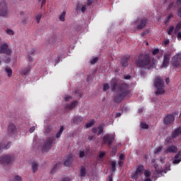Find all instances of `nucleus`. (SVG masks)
Wrapping results in <instances>:
<instances>
[{"label": "nucleus", "instance_id": "nucleus-28", "mask_svg": "<svg viewBox=\"0 0 181 181\" xmlns=\"http://www.w3.org/2000/svg\"><path fill=\"white\" fill-rule=\"evenodd\" d=\"M39 169V165L35 162L32 163V170L33 173H36Z\"/></svg>", "mask_w": 181, "mask_h": 181}, {"label": "nucleus", "instance_id": "nucleus-7", "mask_svg": "<svg viewBox=\"0 0 181 181\" xmlns=\"http://www.w3.org/2000/svg\"><path fill=\"white\" fill-rule=\"evenodd\" d=\"M103 141L105 145H107L108 148H111L114 141H115V137L112 134H107L103 136Z\"/></svg>", "mask_w": 181, "mask_h": 181}, {"label": "nucleus", "instance_id": "nucleus-59", "mask_svg": "<svg viewBox=\"0 0 181 181\" xmlns=\"http://www.w3.org/2000/svg\"><path fill=\"white\" fill-rule=\"evenodd\" d=\"M72 97L71 96H66L65 97V101H70L71 100Z\"/></svg>", "mask_w": 181, "mask_h": 181}, {"label": "nucleus", "instance_id": "nucleus-51", "mask_svg": "<svg viewBox=\"0 0 181 181\" xmlns=\"http://www.w3.org/2000/svg\"><path fill=\"white\" fill-rule=\"evenodd\" d=\"M59 165H60V163H57L55 166L52 168V173H53V172H56V169H57V166H59Z\"/></svg>", "mask_w": 181, "mask_h": 181}, {"label": "nucleus", "instance_id": "nucleus-14", "mask_svg": "<svg viewBox=\"0 0 181 181\" xmlns=\"http://www.w3.org/2000/svg\"><path fill=\"white\" fill-rule=\"evenodd\" d=\"M177 152V146L175 145L169 146L165 150V153H176Z\"/></svg>", "mask_w": 181, "mask_h": 181}, {"label": "nucleus", "instance_id": "nucleus-2", "mask_svg": "<svg viewBox=\"0 0 181 181\" xmlns=\"http://www.w3.org/2000/svg\"><path fill=\"white\" fill-rule=\"evenodd\" d=\"M157 63L158 61H156L155 59H152L149 54H140L136 62V64L138 67L148 69V70H151V69L156 67Z\"/></svg>", "mask_w": 181, "mask_h": 181}, {"label": "nucleus", "instance_id": "nucleus-40", "mask_svg": "<svg viewBox=\"0 0 181 181\" xmlns=\"http://www.w3.org/2000/svg\"><path fill=\"white\" fill-rule=\"evenodd\" d=\"M172 18H173V13L169 14L166 18L165 23H168V22H170V19H172Z\"/></svg>", "mask_w": 181, "mask_h": 181}, {"label": "nucleus", "instance_id": "nucleus-6", "mask_svg": "<svg viewBox=\"0 0 181 181\" xmlns=\"http://www.w3.org/2000/svg\"><path fill=\"white\" fill-rule=\"evenodd\" d=\"M144 170H145V167L143 165H138L136 170L133 171L131 175L132 179H133V180H136L139 177H140V176L144 175Z\"/></svg>", "mask_w": 181, "mask_h": 181}, {"label": "nucleus", "instance_id": "nucleus-13", "mask_svg": "<svg viewBox=\"0 0 181 181\" xmlns=\"http://www.w3.org/2000/svg\"><path fill=\"white\" fill-rule=\"evenodd\" d=\"M12 146V142L8 141L7 143H0V153H2L4 151H8Z\"/></svg>", "mask_w": 181, "mask_h": 181}, {"label": "nucleus", "instance_id": "nucleus-64", "mask_svg": "<svg viewBox=\"0 0 181 181\" xmlns=\"http://www.w3.org/2000/svg\"><path fill=\"white\" fill-rule=\"evenodd\" d=\"M177 39H181V33L179 32L177 35Z\"/></svg>", "mask_w": 181, "mask_h": 181}, {"label": "nucleus", "instance_id": "nucleus-43", "mask_svg": "<svg viewBox=\"0 0 181 181\" xmlns=\"http://www.w3.org/2000/svg\"><path fill=\"white\" fill-rule=\"evenodd\" d=\"M98 62V57H95L90 60V64H95Z\"/></svg>", "mask_w": 181, "mask_h": 181}, {"label": "nucleus", "instance_id": "nucleus-63", "mask_svg": "<svg viewBox=\"0 0 181 181\" xmlns=\"http://www.w3.org/2000/svg\"><path fill=\"white\" fill-rule=\"evenodd\" d=\"M62 181H70V178L69 177H64Z\"/></svg>", "mask_w": 181, "mask_h": 181}, {"label": "nucleus", "instance_id": "nucleus-35", "mask_svg": "<svg viewBox=\"0 0 181 181\" xmlns=\"http://www.w3.org/2000/svg\"><path fill=\"white\" fill-rule=\"evenodd\" d=\"M3 62H4V63H6V64L11 63V57L5 56L3 58Z\"/></svg>", "mask_w": 181, "mask_h": 181}, {"label": "nucleus", "instance_id": "nucleus-46", "mask_svg": "<svg viewBox=\"0 0 181 181\" xmlns=\"http://www.w3.org/2000/svg\"><path fill=\"white\" fill-rule=\"evenodd\" d=\"M158 53H159V48L153 49V51H152L153 56H156V54H158Z\"/></svg>", "mask_w": 181, "mask_h": 181}, {"label": "nucleus", "instance_id": "nucleus-45", "mask_svg": "<svg viewBox=\"0 0 181 181\" xmlns=\"http://www.w3.org/2000/svg\"><path fill=\"white\" fill-rule=\"evenodd\" d=\"M141 127L143 129H148V128H149V125L146 123H141Z\"/></svg>", "mask_w": 181, "mask_h": 181}, {"label": "nucleus", "instance_id": "nucleus-41", "mask_svg": "<svg viewBox=\"0 0 181 181\" xmlns=\"http://www.w3.org/2000/svg\"><path fill=\"white\" fill-rule=\"evenodd\" d=\"M162 149H163V147L162 146H159L158 147L155 151H154V153H159V152H162Z\"/></svg>", "mask_w": 181, "mask_h": 181}, {"label": "nucleus", "instance_id": "nucleus-60", "mask_svg": "<svg viewBox=\"0 0 181 181\" xmlns=\"http://www.w3.org/2000/svg\"><path fill=\"white\" fill-rule=\"evenodd\" d=\"M124 159H125V156H124L123 154H121L119 156V160H124Z\"/></svg>", "mask_w": 181, "mask_h": 181}, {"label": "nucleus", "instance_id": "nucleus-9", "mask_svg": "<svg viewBox=\"0 0 181 181\" xmlns=\"http://www.w3.org/2000/svg\"><path fill=\"white\" fill-rule=\"evenodd\" d=\"M0 54H6V56L12 54V49L9 48L8 43L5 42L0 45Z\"/></svg>", "mask_w": 181, "mask_h": 181}, {"label": "nucleus", "instance_id": "nucleus-57", "mask_svg": "<svg viewBox=\"0 0 181 181\" xmlns=\"http://www.w3.org/2000/svg\"><path fill=\"white\" fill-rule=\"evenodd\" d=\"M35 127H30V133L32 134V133L35 132Z\"/></svg>", "mask_w": 181, "mask_h": 181}, {"label": "nucleus", "instance_id": "nucleus-53", "mask_svg": "<svg viewBox=\"0 0 181 181\" xmlns=\"http://www.w3.org/2000/svg\"><path fill=\"white\" fill-rule=\"evenodd\" d=\"M92 132H93V134H97V132H98V128H97V127H93V128L92 129Z\"/></svg>", "mask_w": 181, "mask_h": 181}, {"label": "nucleus", "instance_id": "nucleus-16", "mask_svg": "<svg viewBox=\"0 0 181 181\" xmlns=\"http://www.w3.org/2000/svg\"><path fill=\"white\" fill-rule=\"evenodd\" d=\"M78 105V100H74L71 103H68L65 105V110H74V108H76Z\"/></svg>", "mask_w": 181, "mask_h": 181}, {"label": "nucleus", "instance_id": "nucleus-11", "mask_svg": "<svg viewBox=\"0 0 181 181\" xmlns=\"http://www.w3.org/2000/svg\"><path fill=\"white\" fill-rule=\"evenodd\" d=\"M174 121L175 115L170 114L165 117L163 119V124H165V125H170V124L173 123Z\"/></svg>", "mask_w": 181, "mask_h": 181}, {"label": "nucleus", "instance_id": "nucleus-32", "mask_svg": "<svg viewBox=\"0 0 181 181\" xmlns=\"http://www.w3.org/2000/svg\"><path fill=\"white\" fill-rule=\"evenodd\" d=\"M173 30H175V27L173 25H170L167 30L168 35H171L172 33H173Z\"/></svg>", "mask_w": 181, "mask_h": 181}, {"label": "nucleus", "instance_id": "nucleus-38", "mask_svg": "<svg viewBox=\"0 0 181 181\" xmlns=\"http://www.w3.org/2000/svg\"><path fill=\"white\" fill-rule=\"evenodd\" d=\"M154 168H156V175H162L163 171L162 170H157L158 169V164H154Z\"/></svg>", "mask_w": 181, "mask_h": 181}, {"label": "nucleus", "instance_id": "nucleus-17", "mask_svg": "<svg viewBox=\"0 0 181 181\" xmlns=\"http://www.w3.org/2000/svg\"><path fill=\"white\" fill-rule=\"evenodd\" d=\"M129 59H131V57L127 56V57H123L121 59V64L122 67H128L129 66V64L128 62H129Z\"/></svg>", "mask_w": 181, "mask_h": 181}, {"label": "nucleus", "instance_id": "nucleus-5", "mask_svg": "<svg viewBox=\"0 0 181 181\" xmlns=\"http://www.w3.org/2000/svg\"><path fill=\"white\" fill-rule=\"evenodd\" d=\"M54 141L56 139L53 136L47 137L42 146L43 152H49L52 149V145H53Z\"/></svg>", "mask_w": 181, "mask_h": 181}, {"label": "nucleus", "instance_id": "nucleus-24", "mask_svg": "<svg viewBox=\"0 0 181 181\" xmlns=\"http://www.w3.org/2000/svg\"><path fill=\"white\" fill-rule=\"evenodd\" d=\"M179 135H181V127H179L174 132H173L172 136L173 138H177Z\"/></svg>", "mask_w": 181, "mask_h": 181}, {"label": "nucleus", "instance_id": "nucleus-36", "mask_svg": "<svg viewBox=\"0 0 181 181\" xmlns=\"http://www.w3.org/2000/svg\"><path fill=\"white\" fill-rule=\"evenodd\" d=\"M151 171L148 170H146L144 171V176L145 177H146V179H151Z\"/></svg>", "mask_w": 181, "mask_h": 181}, {"label": "nucleus", "instance_id": "nucleus-31", "mask_svg": "<svg viewBox=\"0 0 181 181\" xmlns=\"http://www.w3.org/2000/svg\"><path fill=\"white\" fill-rule=\"evenodd\" d=\"M95 124V120L93 119L90 122L86 123V128H91V127H93V125H94Z\"/></svg>", "mask_w": 181, "mask_h": 181}, {"label": "nucleus", "instance_id": "nucleus-26", "mask_svg": "<svg viewBox=\"0 0 181 181\" xmlns=\"http://www.w3.org/2000/svg\"><path fill=\"white\" fill-rule=\"evenodd\" d=\"M105 127V124L104 123H102L98 126V129H99V131L97 133L98 136H100V135H101V134L104 132Z\"/></svg>", "mask_w": 181, "mask_h": 181}, {"label": "nucleus", "instance_id": "nucleus-27", "mask_svg": "<svg viewBox=\"0 0 181 181\" xmlns=\"http://www.w3.org/2000/svg\"><path fill=\"white\" fill-rule=\"evenodd\" d=\"M32 19V16H25L23 20H22V23L23 25H26L30 22V20Z\"/></svg>", "mask_w": 181, "mask_h": 181}, {"label": "nucleus", "instance_id": "nucleus-49", "mask_svg": "<svg viewBox=\"0 0 181 181\" xmlns=\"http://www.w3.org/2000/svg\"><path fill=\"white\" fill-rule=\"evenodd\" d=\"M112 155H115L117 153V146H114L112 148Z\"/></svg>", "mask_w": 181, "mask_h": 181}, {"label": "nucleus", "instance_id": "nucleus-1", "mask_svg": "<svg viewBox=\"0 0 181 181\" xmlns=\"http://www.w3.org/2000/svg\"><path fill=\"white\" fill-rule=\"evenodd\" d=\"M112 91L115 93L113 97V100L116 104H119L127 97L131 94L129 85L126 83H120L117 84V80L112 79L110 82Z\"/></svg>", "mask_w": 181, "mask_h": 181}, {"label": "nucleus", "instance_id": "nucleus-30", "mask_svg": "<svg viewBox=\"0 0 181 181\" xmlns=\"http://www.w3.org/2000/svg\"><path fill=\"white\" fill-rule=\"evenodd\" d=\"M5 71L7 73L8 77H12V69L11 67H6Z\"/></svg>", "mask_w": 181, "mask_h": 181}, {"label": "nucleus", "instance_id": "nucleus-37", "mask_svg": "<svg viewBox=\"0 0 181 181\" xmlns=\"http://www.w3.org/2000/svg\"><path fill=\"white\" fill-rule=\"evenodd\" d=\"M66 18V11H63L62 13L59 16V19L62 22H64Z\"/></svg>", "mask_w": 181, "mask_h": 181}, {"label": "nucleus", "instance_id": "nucleus-8", "mask_svg": "<svg viewBox=\"0 0 181 181\" xmlns=\"http://www.w3.org/2000/svg\"><path fill=\"white\" fill-rule=\"evenodd\" d=\"M9 10H8V4L5 1L0 3V16L8 18Z\"/></svg>", "mask_w": 181, "mask_h": 181}, {"label": "nucleus", "instance_id": "nucleus-22", "mask_svg": "<svg viewBox=\"0 0 181 181\" xmlns=\"http://www.w3.org/2000/svg\"><path fill=\"white\" fill-rule=\"evenodd\" d=\"M29 71H30V66H26L25 68L21 69L20 72L21 76H22V77H25V76H26Z\"/></svg>", "mask_w": 181, "mask_h": 181}, {"label": "nucleus", "instance_id": "nucleus-44", "mask_svg": "<svg viewBox=\"0 0 181 181\" xmlns=\"http://www.w3.org/2000/svg\"><path fill=\"white\" fill-rule=\"evenodd\" d=\"M97 0H87V6H91Z\"/></svg>", "mask_w": 181, "mask_h": 181}, {"label": "nucleus", "instance_id": "nucleus-12", "mask_svg": "<svg viewBox=\"0 0 181 181\" xmlns=\"http://www.w3.org/2000/svg\"><path fill=\"white\" fill-rule=\"evenodd\" d=\"M181 63V56L180 54H176L172 58V64L175 67H179Z\"/></svg>", "mask_w": 181, "mask_h": 181}, {"label": "nucleus", "instance_id": "nucleus-62", "mask_svg": "<svg viewBox=\"0 0 181 181\" xmlns=\"http://www.w3.org/2000/svg\"><path fill=\"white\" fill-rule=\"evenodd\" d=\"M88 139H89L90 141H93V140L94 139V136L89 135V136H88Z\"/></svg>", "mask_w": 181, "mask_h": 181}, {"label": "nucleus", "instance_id": "nucleus-54", "mask_svg": "<svg viewBox=\"0 0 181 181\" xmlns=\"http://www.w3.org/2000/svg\"><path fill=\"white\" fill-rule=\"evenodd\" d=\"M85 156H86V153H84V151H80L79 158H83Z\"/></svg>", "mask_w": 181, "mask_h": 181}, {"label": "nucleus", "instance_id": "nucleus-3", "mask_svg": "<svg viewBox=\"0 0 181 181\" xmlns=\"http://www.w3.org/2000/svg\"><path fill=\"white\" fill-rule=\"evenodd\" d=\"M155 87H156L157 90L156 91V94L157 95H162L165 94V81L162 77H157L154 81Z\"/></svg>", "mask_w": 181, "mask_h": 181}, {"label": "nucleus", "instance_id": "nucleus-48", "mask_svg": "<svg viewBox=\"0 0 181 181\" xmlns=\"http://www.w3.org/2000/svg\"><path fill=\"white\" fill-rule=\"evenodd\" d=\"M14 180L16 181H22V177L19 175H15L14 176Z\"/></svg>", "mask_w": 181, "mask_h": 181}, {"label": "nucleus", "instance_id": "nucleus-19", "mask_svg": "<svg viewBox=\"0 0 181 181\" xmlns=\"http://www.w3.org/2000/svg\"><path fill=\"white\" fill-rule=\"evenodd\" d=\"M36 53V49L31 48L28 50V56L29 62H33V55Z\"/></svg>", "mask_w": 181, "mask_h": 181}, {"label": "nucleus", "instance_id": "nucleus-56", "mask_svg": "<svg viewBox=\"0 0 181 181\" xmlns=\"http://www.w3.org/2000/svg\"><path fill=\"white\" fill-rule=\"evenodd\" d=\"M131 77V75H127L124 76V80H130Z\"/></svg>", "mask_w": 181, "mask_h": 181}, {"label": "nucleus", "instance_id": "nucleus-47", "mask_svg": "<svg viewBox=\"0 0 181 181\" xmlns=\"http://www.w3.org/2000/svg\"><path fill=\"white\" fill-rule=\"evenodd\" d=\"M175 5V2H171L170 3V4L168 5V8H167V11H170L172 8H173V6Z\"/></svg>", "mask_w": 181, "mask_h": 181}, {"label": "nucleus", "instance_id": "nucleus-20", "mask_svg": "<svg viewBox=\"0 0 181 181\" xmlns=\"http://www.w3.org/2000/svg\"><path fill=\"white\" fill-rule=\"evenodd\" d=\"M83 119H84V117L81 116H76L73 119V124H74L75 125H80V124L83 122Z\"/></svg>", "mask_w": 181, "mask_h": 181}, {"label": "nucleus", "instance_id": "nucleus-15", "mask_svg": "<svg viewBox=\"0 0 181 181\" xmlns=\"http://www.w3.org/2000/svg\"><path fill=\"white\" fill-rule=\"evenodd\" d=\"M146 23H148V18H142L139 25H137V30H141V29H144L146 26Z\"/></svg>", "mask_w": 181, "mask_h": 181}, {"label": "nucleus", "instance_id": "nucleus-33", "mask_svg": "<svg viewBox=\"0 0 181 181\" xmlns=\"http://www.w3.org/2000/svg\"><path fill=\"white\" fill-rule=\"evenodd\" d=\"M42 13H39L36 16H35V21L37 23H40V19H42Z\"/></svg>", "mask_w": 181, "mask_h": 181}, {"label": "nucleus", "instance_id": "nucleus-34", "mask_svg": "<svg viewBox=\"0 0 181 181\" xmlns=\"http://www.w3.org/2000/svg\"><path fill=\"white\" fill-rule=\"evenodd\" d=\"M116 166H117V162L115 161H112L111 163V169H112V172H115L116 170Z\"/></svg>", "mask_w": 181, "mask_h": 181}, {"label": "nucleus", "instance_id": "nucleus-4", "mask_svg": "<svg viewBox=\"0 0 181 181\" xmlns=\"http://www.w3.org/2000/svg\"><path fill=\"white\" fill-rule=\"evenodd\" d=\"M15 156L13 154H3L0 156V165L2 166H9L13 163Z\"/></svg>", "mask_w": 181, "mask_h": 181}, {"label": "nucleus", "instance_id": "nucleus-61", "mask_svg": "<svg viewBox=\"0 0 181 181\" xmlns=\"http://www.w3.org/2000/svg\"><path fill=\"white\" fill-rule=\"evenodd\" d=\"M105 156V153H100L99 154V158H104Z\"/></svg>", "mask_w": 181, "mask_h": 181}, {"label": "nucleus", "instance_id": "nucleus-23", "mask_svg": "<svg viewBox=\"0 0 181 181\" xmlns=\"http://www.w3.org/2000/svg\"><path fill=\"white\" fill-rule=\"evenodd\" d=\"M71 163H73V157L72 156H68L66 159V160L64 162V165L65 166H71Z\"/></svg>", "mask_w": 181, "mask_h": 181}, {"label": "nucleus", "instance_id": "nucleus-55", "mask_svg": "<svg viewBox=\"0 0 181 181\" xmlns=\"http://www.w3.org/2000/svg\"><path fill=\"white\" fill-rule=\"evenodd\" d=\"M169 43H170V42L169 41V40H165L163 42V45L165 46H168V45H169Z\"/></svg>", "mask_w": 181, "mask_h": 181}, {"label": "nucleus", "instance_id": "nucleus-52", "mask_svg": "<svg viewBox=\"0 0 181 181\" xmlns=\"http://www.w3.org/2000/svg\"><path fill=\"white\" fill-rule=\"evenodd\" d=\"M106 181H114V179L112 177V174L108 175V177L106 180Z\"/></svg>", "mask_w": 181, "mask_h": 181}, {"label": "nucleus", "instance_id": "nucleus-39", "mask_svg": "<svg viewBox=\"0 0 181 181\" xmlns=\"http://www.w3.org/2000/svg\"><path fill=\"white\" fill-rule=\"evenodd\" d=\"M6 34H7V35H15V32H13V30H11V29H9V28H7V29L6 30Z\"/></svg>", "mask_w": 181, "mask_h": 181}, {"label": "nucleus", "instance_id": "nucleus-50", "mask_svg": "<svg viewBox=\"0 0 181 181\" xmlns=\"http://www.w3.org/2000/svg\"><path fill=\"white\" fill-rule=\"evenodd\" d=\"M87 9V4L85 6H82L81 11L82 12V13H84V12H86V10Z\"/></svg>", "mask_w": 181, "mask_h": 181}, {"label": "nucleus", "instance_id": "nucleus-10", "mask_svg": "<svg viewBox=\"0 0 181 181\" xmlns=\"http://www.w3.org/2000/svg\"><path fill=\"white\" fill-rule=\"evenodd\" d=\"M170 56H172V53L170 52H165L163 54V62L162 64L163 67H169V64L170 62Z\"/></svg>", "mask_w": 181, "mask_h": 181}, {"label": "nucleus", "instance_id": "nucleus-21", "mask_svg": "<svg viewBox=\"0 0 181 181\" xmlns=\"http://www.w3.org/2000/svg\"><path fill=\"white\" fill-rule=\"evenodd\" d=\"M86 175H87V168H86V167L83 165L81 166L78 176H80V177H86Z\"/></svg>", "mask_w": 181, "mask_h": 181}, {"label": "nucleus", "instance_id": "nucleus-18", "mask_svg": "<svg viewBox=\"0 0 181 181\" xmlns=\"http://www.w3.org/2000/svg\"><path fill=\"white\" fill-rule=\"evenodd\" d=\"M16 132V126L13 124H10L8 127V133L10 135H14V134Z\"/></svg>", "mask_w": 181, "mask_h": 181}, {"label": "nucleus", "instance_id": "nucleus-42", "mask_svg": "<svg viewBox=\"0 0 181 181\" xmlns=\"http://www.w3.org/2000/svg\"><path fill=\"white\" fill-rule=\"evenodd\" d=\"M107 90H110V84L105 83L103 85V91H107Z\"/></svg>", "mask_w": 181, "mask_h": 181}, {"label": "nucleus", "instance_id": "nucleus-25", "mask_svg": "<svg viewBox=\"0 0 181 181\" xmlns=\"http://www.w3.org/2000/svg\"><path fill=\"white\" fill-rule=\"evenodd\" d=\"M181 161V152L179 151L177 155L175 156V160H173V163L177 164L180 163Z\"/></svg>", "mask_w": 181, "mask_h": 181}, {"label": "nucleus", "instance_id": "nucleus-29", "mask_svg": "<svg viewBox=\"0 0 181 181\" xmlns=\"http://www.w3.org/2000/svg\"><path fill=\"white\" fill-rule=\"evenodd\" d=\"M63 131H64V127L62 126L59 129V131L57 133L55 138L58 139V138H60L62 136V134H63Z\"/></svg>", "mask_w": 181, "mask_h": 181}, {"label": "nucleus", "instance_id": "nucleus-58", "mask_svg": "<svg viewBox=\"0 0 181 181\" xmlns=\"http://www.w3.org/2000/svg\"><path fill=\"white\" fill-rule=\"evenodd\" d=\"M46 5V0H42L41 3V8H43Z\"/></svg>", "mask_w": 181, "mask_h": 181}]
</instances>
